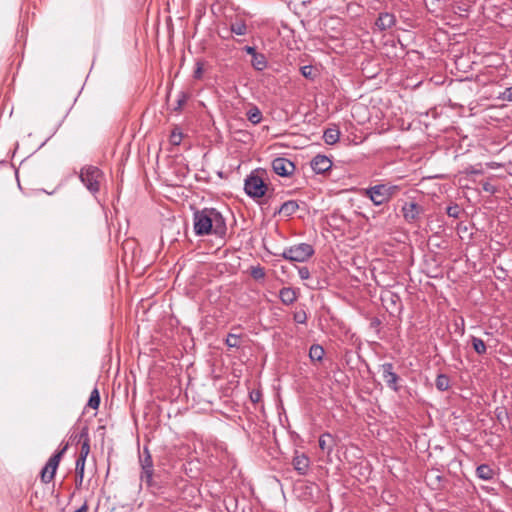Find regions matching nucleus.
<instances>
[{
    "label": "nucleus",
    "instance_id": "obj_1",
    "mask_svg": "<svg viewBox=\"0 0 512 512\" xmlns=\"http://www.w3.org/2000/svg\"><path fill=\"white\" fill-rule=\"evenodd\" d=\"M194 232L197 236L214 234L223 237L227 227L225 218L215 208H204L193 214Z\"/></svg>",
    "mask_w": 512,
    "mask_h": 512
},
{
    "label": "nucleus",
    "instance_id": "obj_2",
    "mask_svg": "<svg viewBox=\"0 0 512 512\" xmlns=\"http://www.w3.org/2000/svg\"><path fill=\"white\" fill-rule=\"evenodd\" d=\"M400 185L392 183H378L363 190V196L368 198L375 206L390 202L401 190Z\"/></svg>",
    "mask_w": 512,
    "mask_h": 512
},
{
    "label": "nucleus",
    "instance_id": "obj_3",
    "mask_svg": "<svg viewBox=\"0 0 512 512\" xmlns=\"http://www.w3.org/2000/svg\"><path fill=\"white\" fill-rule=\"evenodd\" d=\"M103 177V172L98 167L93 165H86L82 167L79 173L81 182L92 194L99 192Z\"/></svg>",
    "mask_w": 512,
    "mask_h": 512
},
{
    "label": "nucleus",
    "instance_id": "obj_4",
    "mask_svg": "<svg viewBox=\"0 0 512 512\" xmlns=\"http://www.w3.org/2000/svg\"><path fill=\"white\" fill-rule=\"evenodd\" d=\"M139 464L141 467V482H144L148 488H159L157 483L153 480L154 463L147 446H144L143 451L139 454Z\"/></svg>",
    "mask_w": 512,
    "mask_h": 512
},
{
    "label": "nucleus",
    "instance_id": "obj_5",
    "mask_svg": "<svg viewBox=\"0 0 512 512\" xmlns=\"http://www.w3.org/2000/svg\"><path fill=\"white\" fill-rule=\"evenodd\" d=\"M314 254L312 245L300 243L288 248L282 252V257L292 262H305Z\"/></svg>",
    "mask_w": 512,
    "mask_h": 512
},
{
    "label": "nucleus",
    "instance_id": "obj_6",
    "mask_svg": "<svg viewBox=\"0 0 512 512\" xmlns=\"http://www.w3.org/2000/svg\"><path fill=\"white\" fill-rule=\"evenodd\" d=\"M244 190L251 198H261L267 191V185L260 176L255 173H251L245 179Z\"/></svg>",
    "mask_w": 512,
    "mask_h": 512
},
{
    "label": "nucleus",
    "instance_id": "obj_7",
    "mask_svg": "<svg viewBox=\"0 0 512 512\" xmlns=\"http://www.w3.org/2000/svg\"><path fill=\"white\" fill-rule=\"evenodd\" d=\"M68 446V443L65 444L61 450H59L49 458L46 465L43 467L41 471V480L43 483L47 484L54 479L60 460L64 453L66 452V450L68 449Z\"/></svg>",
    "mask_w": 512,
    "mask_h": 512
},
{
    "label": "nucleus",
    "instance_id": "obj_8",
    "mask_svg": "<svg viewBox=\"0 0 512 512\" xmlns=\"http://www.w3.org/2000/svg\"><path fill=\"white\" fill-rule=\"evenodd\" d=\"M380 369L386 385L394 392H399L401 388L399 385L400 377L395 373L393 364L390 362L383 363Z\"/></svg>",
    "mask_w": 512,
    "mask_h": 512
},
{
    "label": "nucleus",
    "instance_id": "obj_9",
    "mask_svg": "<svg viewBox=\"0 0 512 512\" xmlns=\"http://www.w3.org/2000/svg\"><path fill=\"white\" fill-rule=\"evenodd\" d=\"M273 171L281 177H289L295 171V164L284 157H277L271 163Z\"/></svg>",
    "mask_w": 512,
    "mask_h": 512
},
{
    "label": "nucleus",
    "instance_id": "obj_10",
    "mask_svg": "<svg viewBox=\"0 0 512 512\" xmlns=\"http://www.w3.org/2000/svg\"><path fill=\"white\" fill-rule=\"evenodd\" d=\"M401 211L405 221H407L408 223H413L419 219L424 209L422 206L415 202H406L402 206Z\"/></svg>",
    "mask_w": 512,
    "mask_h": 512
},
{
    "label": "nucleus",
    "instance_id": "obj_11",
    "mask_svg": "<svg viewBox=\"0 0 512 512\" xmlns=\"http://www.w3.org/2000/svg\"><path fill=\"white\" fill-rule=\"evenodd\" d=\"M79 443H81V450L77 458V462L85 463L86 458L90 452V439L88 434V428H82L81 432L74 437Z\"/></svg>",
    "mask_w": 512,
    "mask_h": 512
},
{
    "label": "nucleus",
    "instance_id": "obj_12",
    "mask_svg": "<svg viewBox=\"0 0 512 512\" xmlns=\"http://www.w3.org/2000/svg\"><path fill=\"white\" fill-rule=\"evenodd\" d=\"M312 170L317 174H323L331 169L332 161L325 155L318 154L310 162Z\"/></svg>",
    "mask_w": 512,
    "mask_h": 512
},
{
    "label": "nucleus",
    "instance_id": "obj_13",
    "mask_svg": "<svg viewBox=\"0 0 512 512\" xmlns=\"http://www.w3.org/2000/svg\"><path fill=\"white\" fill-rule=\"evenodd\" d=\"M396 24V17L390 12H380L376 21L375 26L379 31H386Z\"/></svg>",
    "mask_w": 512,
    "mask_h": 512
},
{
    "label": "nucleus",
    "instance_id": "obj_14",
    "mask_svg": "<svg viewBox=\"0 0 512 512\" xmlns=\"http://www.w3.org/2000/svg\"><path fill=\"white\" fill-rule=\"evenodd\" d=\"M292 464L300 475H305L309 469V458L305 454L295 455Z\"/></svg>",
    "mask_w": 512,
    "mask_h": 512
},
{
    "label": "nucleus",
    "instance_id": "obj_15",
    "mask_svg": "<svg viewBox=\"0 0 512 512\" xmlns=\"http://www.w3.org/2000/svg\"><path fill=\"white\" fill-rule=\"evenodd\" d=\"M475 474L479 479L484 481H490L496 475L495 470L488 464L479 465L476 468Z\"/></svg>",
    "mask_w": 512,
    "mask_h": 512
},
{
    "label": "nucleus",
    "instance_id": "obj_16",
    "mask_svg": "<svg viewBox=\"0 0 512 512\" xmlns=\"http://www.w3.org/2000/svg\"><path fill=\"white\" fill-rule=\"evenodd\" d=\"M299 209V205L295 200L284 202L278 209L277 213L285 217L292 216Z\"/></svg>",
    "mask_w": 512,
    "mask_h": 512
},
{
    "label": "nucleus",
    "instance_id": "obj_17",
    "mask_svg": "<svg viewBox=\"0 0 512 512\" xmlns=\"http://www.w3.org/2000/svg\"><path fill=\"white\" fill-rule=\"evenodd\" d=\"M319 447L323 452H326L327 454H330L333 451L334 448V438L333 436L326 432L323 433L319 437Z\"/></svg>",
    "mask_w": 512,
    "mask_h": 512
},
{
    "label": "nucleus",
    "instance_id": "obj_18",
    "mask_svg": "<svg viewBox=\"0 0 512 512\" xmlns=\"http://www.w3.org/2000/svg\"><path fill=\"white\" fill-rule=\"evenodd\" d=\"M279 298L283 304L290 305L296 301L297 295H296V292L292 288L283 287L279 291Z\"/></svg>",
    "mask_w": 512,
    "mask_h": 512
},
{
    "label": "nucleus",
    "instance_id": "obj_19",
    "mask_svg": "<svg viewBox=\"0 0 512 512\" xmlns=\"http://www.w3.org/2000/svg\"><path fill=\"white\" fill-rule=\"evenodd\" d=\"M340 138V130L335 126L331 128H327L324 131L323 139L324 142L328 145H333L339 141Z\"/></svg>",
    "mask_w": 512,
    "mask_h": 512
},
{
    "label": "nucleus",
    "instance_id": "obj_20",
    "mask_svg": "<svg viewBox=\"0 0 512 512\" xmlns=\"http://www.w3.org/2000/svg\"><path fill=\"white\" fill-rule=\"evenodd\" d=\"M267 64V59L263 53L257 52L251 59V65L257 71H263L266 69Z\"/></svg>",
    "mask_w": 512,
    "mask_h": 512
},
{
    "label": "nucleus",
    "instance_id": "obj_21",
    "mask_svg": "<svg viewBox=\"0 0 512 512\" xmlns=\"http://www.w3.org/2000/svg\"><path fill=\"white\" fill-rule=\"evenodd\" d=\"M325 351L324 348L319 344L311 345L309 349V358L312 362H320L324 357Z\"/></svg>",
    "mask_w": 512,
    "mask_h": 512
},
{
    "label": "nucleus",
    "instance_id": "obj_22",
    "mask_svg": "<svg viewBox=\"0 0 512 512\" xmlns=\"http://www.w3.org/2000/svg\"><path fill=\"white\" fill-rule=\"evenodd\" d=\"M230 31L239 36L246 35L247 25L244 20H236L230 24Z\"/></svg>",
    "mask_w": 512,
    "mask_h": 512
},
{
    "label": "nucleus",
    "instance_id": "obj_23",
    "mask_svg": "<svg viewBox=\"0 0 512 512\" xmlns=\"http://www.w3.org/2000/svg\"><path fill=\"white\" fill-rule=\"evenodd\" d=\"M247 119L252 124H258L262 120V113L257 106L251 107L246 113Z\"/></svg>",
    "mask_w": 512,
    "mask_h": 512
},
{
    "label": "nucleus",
    "instance_id": "obj_24",
    "mask_svg": "<svg viewBox=\"0 0 512 512\" xmlns=\"http://www.w3.org/2000/svg\"><path fill=\"white\" fill-rule=\"evenodd\" d=\"M435 385L439 391H446L450 387V379L445 374H439L436 378Z\"/></svg>",
    "mask_w": 512,
    "mask_h": 512
},
{
    "label": "nucleus",
    "instance_id": "obj_25",
    "mask_svg": "<svg viewBox=\"0 0 512 512\" xmlns=\"http://www.w3.org/2000/svg\"><path fill=\"white\" fill-rule=\"evenodd\" d=\"M471 343H472L473 349L475 350V352L477 354L483 355L486 353L487 347L482 339L472 336Z\"/></svg>",
    "mask_w": 512,
    "mask_h": 512
},
{
    "label": "nucleus",
    "instance_id": "obj_26",
    "mask_svg": "<svg viewBox=\"0 0 512 512\" xmlns=\"http://www.w3.org/2000/svg\"><path fill=\"white\" fill-rule=\"evenodd\" d=\"M100 405V394L97 388H94L90 394L87 406L92 409H98Z\"/></svg>",
    "mask_w": 512,
    "mask_h": 512
},
{
    "label": "nucleus",
    "instance_id": "obj_27",
    "mask_svg": "<svg viewBox=\"0 0 512 512\" xmlns=\"http://www.w3.org/2000/svg\"><path fill=\"white\" fill-rule=\"evenodd\" d=\"M84 469H85V463L77 462L75 464V472H76V486L80 487L83 482L84 478Z\"/></svg>",
    "mask_w": 512,
    "mask_h": 512
},
{
    "label": "nucleus",
    "instance_id": "obj_28",
    "mask_svg": "<svg viewBox=\"0 0 512 512\" xmlns=\"http://www.w3.org/2000/svg\"><path fill=\"white\" fill-rule=\"evenodd\" d=\"M225 343L230 348H237V347H239V344H240L239 336L236 334L229 333L226 338Z\"/></svg>",
    "mask_w": 512,
    "mask_h": 512
},
{
    "label": "nucleus",
    "instance_id": "obj_29",
    "mask_svg": "<svg viewBox=\"0 0 512 512\" xmlns=\"http://www.w3.org/2000/svg\"><path fill=\"white\" fill-rule=\"evenodd\" d=\"M251 276L256 279L260 280L265 277V270L260 265L251 267Z\"/></svg>",
    "mask_w": 512,
    "mask_h": 512
},
{
    "label": "nucleus",
    "instance_id": "obj_30",
    "mask_svg": "<svg viewBox=\"0 0 512 512\" xmlns=\"http://www.w3.org/2000/svg\"><path fill=\"white\" fill-rule=\"evenodd\" d=\"M293 320L296 322V323H299V324H305L307 322V314H306V311L301 309V310H298L296 311L294 314H293Z\"/></svg>",
    "mask_w": 512,
    "mask_h": 512
},
{
    "label": "nucleus",
    "instance_id": "obj_31",
    "mask_svg": "<svg viewBox=\"0 0 512 512\" xmlns=\"http://www.w3.org/2000/svg\"><path fill=\"white\" fill-rule=\"evenodd\" d=\"M301 74L306 79L313 80L315 75L313 73V67L311 65H305L301 67Z\"/></svg>",
    "mask_w": 512,
    "mask_h": 512
},
{
    "label": "nucleus",
    "instance_id": "obj_32",
    "mask_svg": "<svg viewBox=\"0 0 512 512\" xmlns=\"http://www.w3.org/2000/svg\"><path fill=\"white\" fill-rule=\"evenodd\" d=\"M460 207L457 204L450 205L446 209V213L449 217L458 218L460 215Z\"/></svg>",
    "mask_w": 512,
    "mask_h": 512
},
{
    "label": "nucleus",
    "instance_id": "obj_33",
    "mask_svg": "<svg viewBox=\"0 0 512 512\" xmlns=\"http://www.w3.org/2000/svg\"><path fill=\"white\" fill-rule=\"evenodd\" d=\"M497 98L502 101L512 102V86L506 88L503 92H501L498 95Z\"/></svg>",
    "mask_w": 512,
    "mask_h": 512
},
{
    "label": "nucleus",
    "instance_id": "obj_34",
    "mask_svg": "<svg viewBox=\"0 0 512 512\" xmlns=\"http://www.w3.org/2000/svg\"><path fill=\"white\" fill-rule=\"evenodd\" d=\"M203 75V65L201 62L196 63V69L194 70L193 77L195 79H201Z\"/></svg>",
    "mask_w": 512,
    "mask_h": 512
},
{
    "label": "nucleus",
    "instance_id": "obj_35",
    "mask_svg": "<svg viewBox=\"0 0 512 512\" xmlns=\"http://www.w3.org/2000/svg\"><path fill=\"white\" fill-rule=\"evenodd\" d=\"M298 274L302 280L309 279V277H310V271L307 267H300L298 269Z\"/></svg>",
    "mask_w": 512,
    "mask_h": 512
},
{
    "label": "nucleus",
    "instance_id": "obj_36",
    "mask_svg": "<svg viewBox=\"0 0 512 512\" xmlns=\"http://www.w3.org/2000/svg\"><path fill=\"white\" fill-rule=\"evenodd\" d=\"M482 189L485 192H488V193H491V194H494L496 192V187L493 184H491L490 182H484L482 184Z\"/></svg>",
    "mask_w": 512,
    "mask_h": 512
},
{
    "label": "nucleus",
    "instance_id": "obj_37",
    "mask_svg": "<svg viewBox=\"0 0 512 512\" xmlns=\"http://www.w3.org/2000/svg\"><path fill=\"white\" fill-rule=\"evenodd\" d=\"M187 98H188V96L184 92H181L179 94L178 100H177L178 108H180L187 101Z\"/></svg>",
    "mask_w": 512,
    "mask_h": 512
},
{
    "label": "nucleus",
    "instance_id": "obj_38",
    "mask_svg": "<svg viewBox=\"0 0 512 512\" xmlns=\"http://www.w3.org/2000/svg\"><path fill=\"white\" fill-rule=\"evenodd\" d=\"M180 140H181V133L176 134L175 132H173L171 135L172 143L175 145H178L180 143Z\"/></svg>",
    "mask_w": 512,
    "mask_h": 512
},
{
    "label": "nucleus",
    "instance_id": "obj_39",
    "mask_svg": "<svg viewBox=\"0 0 512 512\" xmlns=\"http://www.w3.org/2000/svg\"><path fill=\"white\" fill-rule=\"evenodd\" d=\"M244 51L252 57L257 53L256 48L253 46H245Z\"/></svg>",
    "mask_w": 512,
    "mask_h": 512
},
{
    "label": "nucleus",
    "instance_id": "obj_40",
    "mask_svg": "<svg viewBox=\"0 0 512 512\" xmlns=\"http://www.w3.org/2000/svg\"><path fill=\"white\" fill-rule=\"evenodd\" d=\"M468 173H471V174H481L482 173V170L481 169H474V168H471L467 171Z\"/></svg>",
    "mask_w": 512,
    "mask_h": 512
},
{
    "label": "nucleus",
    "instance_id": "obj_41",
    "mask_svg": "<svg viewBox=\"0 0 512 512\" xmlns=\"http://www.w3.org/2000/svg\"><path fill=\"white\" fill-rule=\"evenodd\" d=\"M390 296H391V300H392V302H393V303H395L394 298H396L397 300H399V297H398L397 295H395V294H391Z\"/></svg>",
    "mask_w": 512,
    "mask_h": 512
},
{
    "label": "nucleus",
    "instance_id": "obj_42",
    "mask_svg": "<svg viewBox=\"0 0 512 512\" xmlns=\"http://www.w3.org/2000/svg\"><path fill=\"white\" fill-rule=\"evenodd\" d=\"M259 395H254V397L251 395L252 401H258Z\"/></svg>",
    "mask_w": 512,
    "mask_h": 512
},
{
    "label": "nucleus",
    "instance_id": "obj_43",
    "mask_svg": "<svg viewBox=\"0 0 512 512\" xmlns=\"http://www.w3.org/2000/svg\"><path fill=\"white\" fill-rule=\"evenodd\" d=\"M259 395H254V397L251 395L252 401H258Z\"/></svg>",
    "mask_w": 512,
    "mask_h": 512
}]
</instances>
